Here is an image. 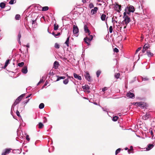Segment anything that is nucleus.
<instances>
[{"instance_id": "obj_1", "label": "nucleus", "mask_w": 155, "mask_h": 155, "mask_svg": "<svg viewBox=\"0 0 155 155\" xmlns=\"http://www.w3.org/2000/svg\"><path fill=\"white\" fill-rule=\"evenodd\" d=\"M150 46L148 44H146L144 45L143 49L142 50V53H144L145 51H147V49L150 48Z\"/></svg>"}, {"instance_id": "obj_2", "label": "nucleus", "mask_w": 155, "mask_h": 155, "mask_svg": "<svg viewBox=\"0 0 155 155\" xmlns=\"http://www.w3.org/2000/svg\"><path fill=\"white\" fill-rule=\"evenodd\" d=\"M121 5H119L118 4L116 3L115 6V10L118 12H119L121 10Z\"/></svg>"}, {"instance_id": "obj_3", "label": "nucleus", "mask_w": 155, "mask_h": 155, "mask_svg": "<svg viewBox=\"0 0 155 155\" xmlns=\"http://www.w3.org/2000/svg\"><path fill=\"white\" fill-rule=\"evenodd\" d=\"M130 18L128 17H127L126 18H124V21L122 22V23L124 24L125 23L126 24V25H127V24L130 21Z\"/></svg>"}, {"instance_id": "obj_4", "label": "nucleus", "mask_w": 155, "mask_h": 155, "mask_svg": "<svg viewBox=\"0 0 155 155\" xmlns=\"http://www.w3.org/2000/svg\"><path fill=\"white\" fill-rule=\"evenodd\" d=\"M73 31L74 34H77L79 32V29L77 26L73 25Z\"/></svg>"}, {"instance_id": "obj_5", "label": "nucleus", "mask_w": 155, "mask_h": 155, "mask_svg": "<svg viewBox=\"0 0 155 155\" xmlns=\"http://www.w3.org/2000/svg\"><path fill=\"white\" fill-rule=\"evenodd\" d=\"M85 73V74L84 75V76L86 79L88 81H91V77L89 73L87 71H86Z\"/></svg>"}, {"instance_id": "obj_6", "label": "nucleus", "mask_w": 155, "mask_h": 155, "mask_svg": "<svg viewBox=\"0 0 155 155\" xmlns=\"http://www.w3.org/2000/svg\"><path fill=\"white\" fill-rule=\"evenodd\" d=\"M127 97L129 98H132L134 97L135 95L134 94L130 92L127 93Z\"/></svg>"}, {"instance_id": "obj_7", "label": "nucleus", "mask_w": 155, "mask_h": 155, "mask_svg": "<svg viewBox=\"0 0 155 155\" xmlns=\"http://www.w3.org/2000/svg\"><path fill=\"white\" fill-rule=\"evenodd\" d=\"M84 39L85 42L88 45H89L90 44L88 43V42H90L91 41V40L92 39V37L91 38H89L87 37H86L84 38Z\"/></svg>"}, {"instance_id": "obj_8", "label": "nucleus", "mask_w": 155, "mask_h": 155, "mask_svg": "<svg viewBox=\"0 0 155 155\" xmlns=\"http://www.w3.org/2000/svg\"><path fill=\"white\" fill-rule=\"evenodd\" d=\"M22 98L21 97V96H19L18 97L15 101L14 103V104L16 105L18 104L19 102L22 100Z\"/></svg>"}, {"instance_id": "obj_9", "label": "nucleus", "mask_w": 155, "mask_h": 155, "mask_svg": "<svg viewBox=\"0 0 155 155\" xmlns=\"http://www.w3.org/2000/svg\"><path fill=\"white\" fill-rule=\"evenodd\" d=\"M98 8L95 7L94 9H92L91 11V14L92 15H94L97 13V11L98 10Z\"/></svg>"}, {"instance_id": "obj_10", "label": "nucleus", "mask_w": 155, "mask_h": 155, "mask_svg": "<svg viewBox=\"0 0 155 155\" xmlns=\"http://www.w3.org/2000/svg\"><path fill=\"white\" fill-rule=\"evenodd\" d=\"M59 66V64L58 61H55L54 63L53 68H54L55 69H57Z\"/></svg>"}, {"instance_id": "obj_11", "label": "nucleus", "mask_w": 155, "mask_h": 155, "mask_svg": "<svg viewBox=\"0 0 155 155\" xmlns=\"http://www.w3.org/2000/svg\"><path fill=\"white\" fill-rule=\"evenodd\" d=\"M150 115L149 114L147 113L143 116V119L144 120H147L149 118Z\"/></svg>"}, {"instance_id": "obj_12", "label": "nucleus", "mask_w": 155, "mask_h": 155, "mask_svg": "<svg viewBox=\"0 0 155 155\" xmlns=\"http://www.w3.org/2000/svg\"><path fill=\"white\" fill-rule=\"evenodd\" d=\"M135 10L134 7L132 5H130L128 8V11L129 12H133Z\"/></svg>"}, {"instance_id": "obj_13", "label": "nucleus", "mask_w": 155, "mask_h": 155, "mask_svg": "<svg viewBox=\"0 0 155 155\" xmlns=\"http://www.w3.org/2000/svg\"><path fill=\"white\" fill-rule=\"evenodd\" d=\"M135 104H137V105L138 107H141L142 108H143L144 105L141 102H137Z\"/></svg>"}, {"instance_id": "obj_14", "label": "nucleus", "mask_w": 155, "mask_h": 155, "mask_svg": "<svg viewBox=\"0 0 155 155\" xmlns=\"http://www.w3.org/2000/svg\"><path fill=\"white\" fill-rule=\"evenodd\" d=\"M21 71L24 74H26L28 72L27 67L26 66L24 67L22 69Z\"/></svg>"}, {"instance_id": "obj_15", "label": "nucleus", "mask_w": 155, "mask_h": 155, "mask_svg": "<svg viewBox=\"0 0 155 155\" xmlns=\"http://www.w3.org/2000/svg\"><path fill=\"white\" fill-rule=\"evenodd\" d=\"M74 76L75 78L77 79L78 80H80L81 79V76H79L76 73L74 74Z\"/></svg>"}, {"instance_id": "obj_16", "label": "nucleus", "mask_w": 155, "mask_h": 155, "mask_svg": "<svg viewBox=\"0 0 155 155\" xmlns=\"http://www.w3.org/2000/svg\"><path fill=\"white\" fill-rule=\"evenodd\" d=\"M84 30L86 33H88L89 35H90V31L88 29V28L86 25L84 26Z\"/></svg>"}, {"instance_id": "obj_17", "label": "nucleus", "mask_w": 155, "mask_h": 155, "mask_svg": "<svg viewBox=\"0 0 155 155\" xmlns=\"http://www.w3.org/2000/svg\"><path fill=\"white\" fill-rule=\"evenodd\" d=\"M56 77H57V79L56 80V81H58L61 79H64L65 78V76H59L56 75Z\"/></svg>"}, {"instance_id": "obj_18", "label": "nucleus", "mask_w": 155, "mask_h": 155, "mask_svg": "<svg viewBox=\"0 0 155 155\" xmlns=\"http://www.w3.org/2000/svg\"><path fill=\"white\" fill-rule=\"evenodd\" d=\"M32 27L34 28H36L37 27V22L36 20H32Z\"/></svg>"}, {"instance_id": "obj_19", "label": "nucleus", "mask_w": 155, "mask_h": 155, "mask_svg": "<svg viewBox=\"0 0 155 155\" xmlns=\"http://www.w3.org/2000/svg\"><path fill=\"white\" fill-rule=\"evenodd\" d=\"M147 54L149 57H151L153 56V54L150 51L147 50Z\"/></svg>"}, {"instance_id": "obj_20", "label": "nucleus", "mask_w": 155, "mask_h": 155, "mask_svg": "<svg viewBox=\"0 0 155 155\" xmlns=\"http://www.w3.org/2000/svg\"><path fill=\"white\" fill-rule=\"evenodd\" d=\"M153 146L154 145L153 144H149L148 145L147 147L146 148V150H149L152 149Z\"/></svg>"}, {"instance_id": "obj_21", "label": "nucleus", "mask_w": 155, "mask_h": 155, "mask_svg": "<svg viewBox=\"0 0 155 155\" xmlns=\"http://www.w3.org/2000/svg\"><path fill=\"white\" fill-rule=\"evenodd\" d=\"M9 61H10V59L7 60L5 63L4 66L2 68H4V69H5L6 68V67L7 66L8 64Z\"/></svg>"}, {"instance_id": "obj_22", "label": "nucleus", "mask_w": 155, "mask_h": 155, "mask_svg": "<svg viewBox=\"0 0 155 155\" xmlns=\"http://www.w3.org/2000/svg\"><path fill=\"white\" fill-rule=\"evenodd\" d=\"M29 99H28L27 100H25V101H24L23 102H22V104L24 105V108L25 106L27 104L28 102L29 101Z\"/></svg>"}, {"instance_id": "obj_23", "label": "nucleus", "mask_w": 155, "mask_h": 155, "mask_svg": "<svg viewBox=\"0 0 155 155\" xmlns=\"http://www.w3.org/2000/svg\"><path fill=\"white\" fill-rule=\"evenodd\" d=\"M70 37H68L66 41L65 42L67 46L68 47L69 46V41Z\"/></svg>"}, {"instance_id": "obj_24", "label": "nucleus", "mask_w": 155, "mask_h": 155, "mask_svg": "<svg viewBox=\"0 0 155 155\" xmlns=\"http://www.w3.org/2000/svg\"><path fill=\"white\" fill-rule=\"evenodd\" d=\"M82 87L83 90H87L90 89V87L87 85H86L84 86H82Z\"/></svg>"}, {"instance_id": "obj_25", "label": "nucleus", "mask_w": 155, "mask_h": 155, "mask_svg": "<svg viewBox=\"0 0 155 155\" xmlns=\"http://www.w3.org/2000/svg\"><path fill=\"white\" fill-rule=\"evenodd\" d=\"M106 16L104 14H102L101 17V20L103 21H105Z\"/></svg>"}, {"instance_id": "obj_26", "label": "nucleus", "mask_w": 155, "mask_h": 155, "mask_svg": "<svg viewBox=\"0 0 155 155\" xmlns=\"http://www.w3.org/2000/svg\"><path fill=\"white\" fill-rule=\"evenodd\" d=\"M10 152V149H6L5 150V151L2 153H4L5 155L9 153Z\"/></svg>"}, {"instance_id": "obj_27", "label": "nucleus", "mask_w": 155, "mask_h": 155, "mask_svg": "<svg viewBox=\"0 0 155 155\" xmlns=\"http://www.w3.org/2000/svg\"><path fill=\"white\" fill-rule=\"evenodd\" d=\"M59 27V26L58 25L55 23L54 25V30H57L58 29Z\"/></svg>"}, {"instance_id": "obj_28", "label": "nucleus", "mask_w": 155, "mask_h": 155, "mask_svg": "<svg viewBox=\"0 0 155 155\" xmlns=\"http://www.w3.org/2000/svg\"><path fill=\"white\" fill-rule=\"evenodd\" d=\"M49 9L48 6H45L42 8V11H45L48 10Z\"/></svg>"}, {"instance_id": "obj_29", "label": "nucleus", "mask_w": 155, "mask_h": 155, "mask_svg": "<svg viewBox=\"0 0 155 155\" xmlns=\"http://www.w3.org/2000/svg\"><path fill=\"white\" fill-rule=\"evenodd\" d=\"M5 6V3L2 2L0 4V7L2 8H4Z\"/></svg>"}, {"instance_id": "obj_30", "label": "nucleus", "mask_w": 155, "mask_h": 155, "mask_svg": "<svg viewBox=\"0 0 155 155\" xmlns=\"http://www.w3.org/2000/svg\"><path fill=\"white\" fill-rule=\"evenodd\" d=\"M21 18V16L19 14L16 15L15 17V19L16 20H19Z\"/></svg>"}, {"instance_id": "obj_31", "label": "nucleus", "mask_w": 155, "mask_h": 155, "mask_svg": "<svg viewBox=\"0 0 155 155\" xmlns=\"http://www.w3.org/2000/svg\"><path fill=\"white\" fill-rule=\"evenodd\" d=\"M69 82V80L68 78L65 79L63 81V83L65 84H67Z\"/></svg>"}, {"instance_id": "obj_32", "label": "nucleus", "mask_w": 155, "mask_h": 155, "mask_svg": "<svg viewBox=\"0 0 155 155\" xmlns=\"http://www.w3.org/2000/svg\"><path fill=\"white\" fill-rule=\"evenodd\" d=\"M39 128L40 129L42 128L44 126L43 124L41 122H39L38 124Z\"/></svg>"}, {"instance_id": "obj_33", "label": "nucleus", "mask_w": 155, "mask_h": 155, "mask_svg": "<svg viewBox=\"0 0 155 155\" xmlns=\"http://www.w3.org/2000/svg\"><path fill=\"white\" fill-rule=\"evenodd\" d=\"M122 39V36L121 35L119 36L117 38V39L118 41V42L121 41Z\"/></svg>"}, {"instance_id": "obj_34", "label": "nucleus", "mask_w": 155, "mask_h": 155, "mask_svg": "<svg viewBox=\"0 0 155 155\" xmlns=\"http://www.w3.org/2000/svg\"><path fill=\"white\" fill-rule=\"evenodd\" d=\"M44 107V104L43 103L40 104L39 105V107L40 109H42Z\"/></svg>"}, {"instance_id": "obj_35", "label": "nucleus", "mask_w": 155, "mask_h": 155, "mask_svg": "<svg viewBox=\"0 0 155 155\" xmlns=\"http://www.w3.org/2000/svg\"><path fill=\"white\" fill-rule=\"evenodd\" d=\"M120 76V74L119 73H116L115 74L114 77L117 79L119 78Z\"/></svg>"}, {"instance_id": "obj_36", "label": "nucleus", "mask_w": 155, "mask_h": 155, "mask_svg": "<svg viewBox=\"0 0 155 155\" xmlns=\"http://www.w3.org/2000/svg\"><path fill=\"white\" fill-rule=\"evenodd\" d=\"M118 118V117L117 116H115L113 117V120L114 121H116L117 120Z\"/></svg>"}, {"instance_id": "obj_37", "label": "nucleus", "mask_w": 155, "mask_h": 155, "mask_svg": "<svg viewBox=\"0 0 155 155\" xmlns=\"http://www.w3.org/2000/svg\"><path fill=\"white\" fill-rule=\"evenodd\" d=\"M24 64V62H22L21 63H18V65L20 67H21L23 66Z\"/></svg>"}, {"instance_id": "obj_38", "label": "nucleus", "mask_w": 155, "mask_h": 155, "mask_svg": "<svg viewBox=\"0 0 155 155\" xmlns=\"http://www.w3.org/2000/svg\"><path fill=\"white\" fill-rule=\"evenodd\" d=\"M127 14H129V12H124V16H123L124 18H126L127 17H128L127 15H126Z\"/></svg>"}, {"instance_id": "obj_39", "label": "nucleus", "mask_w": 155, "mask_h": 155, "mask_svg": "<svg viewBox=\"0 0 155 155\" xmlns=\"http://www.w3.org/2000/svg\"><path fill=\"white\" fill-rule=\"evenodd\" d=\"M13 151L14 153H21L20 151L18 150H13Z\"/></svg>"}, {"instance_id": "obj_40", "label": "nucleus", "mask_w": 155, "mask_h": 155, "mask_svg": "<svg viewBox=\"0 0 155 155\" xmlns=\"http://www.w3.org/2000/svg\"><path fill=\"white\" fill-rule=\"evenodd\" d=\"M54 47L57 49H58L60 48V46L57 43H55L54 45Z\"/></svg>"}, {"instance_id": "obj_41", "label": "nucleus", "mask_w": 155, "mask_h": 155, "mask_svg": "<svg viewBox=\"0 0 155 155\" xmlns=\"http://www.w3.org/2000/svg\"><path fill=\"white\" fill-rule=\"evenodd\" d=\"M101 73V71H97V72H96V74H97V77L98 78L99 77Z\"/></svg>"}, {"instance_id": "obj_42", "label": "nucleus", "mask_w": 155, "mask_h": 155, "mask_svg": "<svg viewBox=\"0 0 155 155\" xmlns=\"http://www.w3.org/2000/svg\"><path fill=\"white\" fill-rule=\"evenodd\" d=\"M152 130V129L151 128L149 130L150 131V134L152 136V137H153L154 136V134Z\"/></svg>"}, {"instance_id": "obj_43", "label": "nucleus", "mask_w": 155, "mask_h": 155, "mask_svg": "<svg viewBox=\"0 0 155 155\" xmlns=\"http://www.w3.org/2000/svg\"><path fill=\"white\" fill-rule=\"evenodd\" d=\"M130 149H128V152L129 153H130V152L133 150V147L132 146H131L130 147Z\"/></svg>"}, {"instance_id": "obj_44", "label": "nucleus", "mask_w": 155, "mask_h": 155, "mask_svg": "<svg viewBox=\"0 0 155 155\" xmlns=\"http://www.w3.org/2000/svg\"><path fill=\"white\" fill-rule=\"evenodd\" d=\"M16 2V0H10V4H13L15 3Z\"/></svg>"}, {"instance_id": "obj_45", "label": "nucleus", "mask_w": 155, "mask_h": 155, "mask_svg": "<svg viewBox=\"0 0 155 155\" xmlns=\"http://www.w3.org/2000/svg\"><path fill=\"white\" fill-rule=\"evenodd\" d=\"M121 150V149L120 148H118V149L115 152V154H118L119 153Z\"/></svg>"}, {"instance_id": "obj_46", "label": "nucleus", "mask_w": 155, "mask_h": 155, "mask_svg": "<svg viewBox=\"0 0 155 155\" xmlns=\"http://www.w3.org/2000/svg\"><path fill=\"white\" fill-rule=\"evenodd\" d=\"M21 37V34L20 33V32H19V34H18V38L19 39V42L20 43H21L20 41V39Z\"/></svg>"}, {"instance_id": "obj_47", "label": "nucleus", "mask_w": 155, "mask_h": 155, "mask_svg": "<svg viewBox=\"0 0 155 155\" xmlns=\"http://www.w3.org/2000/svg\"><path fill=\"white\" fill-rule=\"evenodd\" d=\"M109 29L110 33H111L113 31L112 27L111 26H110Z\"/></svg>"}, {"instance_id": "obj_48", "label": "nucleus", "mask_w": 155, "mask_h": 155, "mask_svg": "<svg viewBox=\"0 0 155 155\" xmlns=\"http://www.w3.org/2000/svg\"><path fill=\"white\" fill-rule=\"evenodd\" d=\"M114 52H116V53H117L119 52L118 49L116 48L114 49Z\"/></svg>"}, {"instance_id": "obj_49", "label": "nucleus", "mask_w": 155, "mask_h": 155, "mask_svg": "<svg viewBox=\"0 0 155 155\" xmlns=\"http://www.w3.org/2000/svg\"><path fill=\"white\" fill-rule=\"evenodd\" d=\"M26 139L28 141H29L30 140V139L29 138V136L28 135H27L26 137Z\"/></svg>"}, {"instance_id": "obj_50", "label": "nucleus", "mask_w": 155, "mask_h": 155, "mask_svg": "<svg viewBox=\"0 0 155 155\" xmlns=\"http://www.w3.org/2000/svg\"><path fill=\"white\" fill-rule=\"evenodd\" d=\"M142 48L141 47L138 48L136 51V53H137Z\"/></svg>"}, {"instance_id": "obj_51", "label": "nucleus", "mask_w": 155, "mask_h": 155, "mask_svg": "<svg viewBox=\"0 0 155 155\" xmlns=\"http://www.w3.org/2000/svg\"><path fill=\"white\" fill-rule=\"evenodd\" d=\"M107 87H105L102 89V90L103 92H104L105 91L107 90Z\"/></svg>"}, {"instance_id": "obj_52", "label": "nucleus", "mask_w": 155, "mask_h": 155, "mask_svg": "<svg viewBox=\"0 0 155 155\" xmlns=\"http://www.w3.org/2000/svg\"><path fill=\"white\" fill-rule=\"evenodd\" d=\"M94 5L92 3H90L89 5V7L90 8H91L94 7Z\"/></svg>"}, {"instance_id": "obj_53", "label": "nucleus", "mask_w": 155, "mask_h": 155, "mask_svg": "<svg viewBox=\"0 0 155 155\" xmlns=\"http://www.w3.org/2000/svg\"><path fill=\"white\" fill-rule=\"evenodd\" d=\"M16 114H17V115L19 117H20L21 116L20 114V113L18 111V110H17V111H16Z\"/></svg>"}, {"instance_id": "obj_54", "label": "nucleus", "mask_w": 155, "mask_h": 155, "mask_svg": "<svg viewBox=\"0 0 155 155\" xmlns=\"http://www.w3.org/2000/svg\"><path fill=\"white\" fill-rule=\"evenodd\" d=\"M43 82V80L42 79H41L40 80V81L38 83V85L40 84L41 83H42Z\"/></svg>"}, {"instance_id": "obj_55", "label": "nucleus", "mask_w": 155, "mask_h": 155, "mask_svg": "<svg viewBox=\"0 0 155 155\" xmlns=\"http://www.w3.org/2000/svg\"><path fill=\"white\" fill-rule=\"evenodd\" d=\"M49 74L50 75H54V73L53 72H51V71H50L49 73Z\"/></svg>"}, {"instance_id": "obj_56", "label": "nucleus", "mask_w": 155, "mask_h": 155, "mask_svg": "<svg viewBox=\"0 0 155 155\" xmlns=\"http://www.w3.org/2000/svg\"><path fill=\"white\" fill-rule=\"evenodd\" d=\"M44 122L45 123V122H47V118H46V117H44Z\"/></svg>"}, {"instance_id": "obj_57", "label": "nucleus", "mask_w": 155, "mask_h": 155, "mask_svg": "<svg viewBox=\"0 0 155 155\" xmlns=\"http://www.w3.org/2000/svg\"><path fill=\"white\" fill-rule=\"evenodd\" d=\"M60 35H61L60 33L59 32V33H58V34H55V37H56V36Z\"/></svg>"}, {"instance_id": "obj_58", "label": "nucleus", "mask_w": 155, "mask_h": 155, "mask_svg": "<svg viewBox=\"0 0 155 155\" xmlns=\"http://www.w3.org/2000/svg\"><path fill=\"white\" fill-rule=\"evenodd\" d=\"M25 94H23L21 95L20 96H21V97L23 98V97L25 96Z\"/></svg>"}, {"instance_id": "obj_59", "label": "nucleus", "mask_w": 155, "mask_h": 155, "mask_svg": "<svg viewBox=\"0 0 155 155\" xmlns=\"http://www.w3.org/2000/svg\"><path fill=\"white\" fill-rule=\"evenodd\" d=\"M31 94H29V95H28L27 97H26V98H28L29 97H30V96H31Z\"/></svg>"}, {"instance_id": "obj_60", "label": "nucleus", "mask_w": 155, "mask_h": 155, "mask_svg": "<svg viewBox=\"0 0 155 155\" xmlns=\"http://www.w3.org/2000/svg\"><path fill=\"white\" fill-rule=\"evenodd\" d=\"M47 81H46L45 83V84L44 85V86H46L47 84Z\"/></svg>"}, {"instance_id": "obj_61", "label": "nucleus", "mask_w": 155, "mask_h": 155, "mask_svg": "<svg viewBox=\"0 0 155 155\" xmlns=\"http://www.w3.org/2000/svg\"><path fill=\"white\" fill-rule=\"evenodd\" d=\"M52 34L54 35V36H55V33L54 32H53L52 33Z\"/></svg>"}, {"instance_id": "obj_62", "label": "nucleus", "mask_w": 155, "mask_h": 155, "mask_svg": "<svg viewBox=\"0 0 155 155\" xmlns=\"http://www.w3.org/2000/svg\"><path fill=\"white\" fill-rule=\"evenodd\" d=\"M148 79L147 78H144L143 80H144V81H146V80H148Z\"/></svg>"}, {"instance_id": "obj_63", "label": "nucleus", "mask_w": 155, "mask_h": 155, "mask_svg": "<svg viewBox=\"0 0 155 155\" xmlns=\"http://www.w3.org/2000/svg\"><path fill=\"white\" fill-rule=\"evenodd\" d=\"M92 38H93V36H92V35H91L90 36V38H92Z\"/></svg>"}, {"instance_id": "obj_64", "label": "nucleus", "mask_w": 155, "mask_h": 155, "mask_svg": "<svg viewBox=\"0 0 155 155\" xmlns=\"http://www.w3.org/2000/svg\"><path fill=\"white\" fill-rule=\"evenodd\" d=\"M26 47L28 48H29V45L28 44H27V45H26Z\"/></svg>"}]
</instances>
